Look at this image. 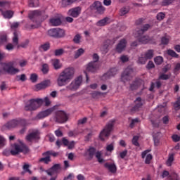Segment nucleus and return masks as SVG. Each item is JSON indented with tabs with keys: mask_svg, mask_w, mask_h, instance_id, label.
Returning a JSON list of instances; mask_svg holds the SVG:
<instances>
[{
	"mask_svg": "<svg viewBox=\"0 0 180 180\" xmlns=\"http://www.w3.org/2000/svg\"><path fill=\"white\" fill-rule=\"evenodd\" d=\"M48 35L50 37H54L55 39H60L65 36V31L60 28H53L48 30Z\"/></svg>",
	"mask_w": 180,
	"mask_h": 180,
	"instance_id": "obj_8",
	"label": "nucleus"
},
{
	"mask_svg": "<svg viewBox=\"0 0 180 180\" xmlns=\"http://www.w3.org/2000/svg\"><path fill=\"white\" fill-rule=\"evenodd\" d=\"M139 43H141V44H147L150 41V37L148 36H138Z\"/></svg>",
	"mask_w": 180,
	"mask_h": 180,
	"instance_id": "obj_25",
	"label": "nucleus"
},
{
	"mask_svg": "<svg viewBox=\"0 0 180 180\" xmlns=\"http://www.w3.org/2000/svg\"><path fill=\"white\" fill-rule=\"evenodd\" d=\"M174 107L176 110L180 109V97L177 99V101L174 103Z\"/></svg>",
	"mask_w": 180,
	"mask_h": 180,
	"instance_id": "obj_58",
	"label": "nucleus"
},
{
	"mask_svg": "<svg viewBox=\"0 0 180 180\" xmlns=\"http://www.w3.org/2000/svg\"><path fill=\"white\" fill-rule=\"evenodd\" d=\"M104 166L105 168H108V171L112 172V174H115V172L117 171V167H116V165L115 163H105Z\"/></svg>",
	"mask_w": 180,
	"mask_h": 180,
	"instance_id": "obj_22",
	"label": "nucleus"
},
{
	"mask_svg": "<svg viewBox=\"0 0 180 180\" xmlns=\"http://www.w3.org/2000/svg\"><path fill=\"white\" fill-rule=\"evenodd\" d=\"M50 23L52 26H60L61 25V20L60 18H51Z\"/></svg>",
	"mask_w": 180,
	"mask_h": 180,
	"instance_id": "obj_29",
	"label": "nucleus"
},
{
	"mask_svg": "<svg viewBox=\"0 0 180 180\" xmlns=\"http://www.w3.org/2000/svg\"><path fill=\"white\" fill-rule=\"evenodd\" d=\"M127 45V41L124 39H121L116 46V51L117 53H122L126 49V46Z\"/></svg>",
	"mask_w": 180,
	"mask_h": 180,
	"instance_id": "obj_17",
	"label": "nucleus"
},
{
	"mask_svg": "<svg viewBox=\"0 0 180 180\" xmlns=\"http://www.w3.org/2000/svg\"><path fill=\"white\" fill-rule=\"evenodd\" d=\"M142 85L143 80L139 79L138 81L134 82L132 84H131L130 89H131V91H134V89H138V88H141Z\"/></svg>",
	"mask_w": 180,
	"mask_h": 180,
	"instance_id": "obj_23",
	"label": "nucleus"
},
{
	"mask_svg": "<svg viewBox=\"0 0 180 180\" xmlns=\"http://www.w3.org/2000/svg\"><path fill=\"white\" fill-rule=\"evenodd\" d=\"M174 153L169 154L168 159L166 162V165L167 167H171V165H172V163L174 162Z\"/></svg>",
	"mask_w": 180,
	"mask_h": 180,
	"instance_id": "obj_28",
	"label": "nucleus"
},
{
	"mask_svg": "<svg viewBox=\"0 0 180 180\" xmlns=\"http://www.w3.org/2000/svg\"><path fill=\"white\" fill-rule=\"evenodd\" d=\"M15 47H16L15 45H13L12 44H8L6 46V49L8 50V51H11L13 50V49H15Z\"/></svg>",
	"mask_w": 180,
	"mask_h": 180,
	"instance_id": "obj_55",
	"label": "nucleus"
},
{
	"mask_svg": "<svg viewBox=\"0 0 180 180\" xmlns=\"http://www.w3.org/2000/svg\"><path fill=\"white\" fill-rule=\"evenodd\" d=\"M15 65V62L3 63L2 68L4 72H7V74H11V75H15V74H18L20 71L19 69L14 68Z\"/></svg>",
	"mask_w": 180,
	"mask_h": 180,
	"instance_id": "obj_6",
	"label": "nucleus"
},
{
	"mask_svg": "<svg viewBox=\"0 0 180 180\" xmlns=\"http://www.w3.org/2000/svg\"><path fill=\"white\" fill-rule=\"evenodd\" d=\"M82 83V76H79L66 86L67 91H77Z\"/></svg>",
	"mask_w": 180,
	"mask_h": 180,
	"instance_id": "obj_9",
	"label": "nucleus"
},
{
	"mask_svg": "<svg viewBox=\"0 0 180 180\" xmlns=\"http://www.w3.org/2000/svg\"><path fill=\"white\" fill-rule=\"evenodd\" d=\"M74 74L75 71L72 68H68L62 71L57 78V84L58 86L68 85L74 79Z\"/></svg>",
	"mask_w": 180,
	"mask_h": 180,
	"instance_id": "obj_1",
	"label": "nucleus"
},
{
	"mask_svg": "<svg viewBox=\"0 0 180 180\" xmlns=\"http://www.w3.org/2000/svg\"><path fill=\"white\" fill-rule=\"evenodd\" d=\"M19 64H20V67L21 68L26 67V65H27V60H22L19 62Z\"/></svg>",
	"mask_w": 180,
	"mask_h": 180,
	"instance_id": "obj_62",
	"label": "nucleus"
},
{
	"mask_svg": "<svg viewBox=\"0 0 180 180\" xmlns=\"http://www.w3.org/2000/svg\"><path fill=\"white\" fill-rule=\"evenodd\" d=\"M117 72V70L116 68L111 69L108 73L105 74L103 77L106 78L108 75H111V77H113L114 75H116V73Z\"/></svg>",
	"mask_w": 180,
	"mask_h": 180,
	"instance_id": "obj_34",
	"label": "nucleus"
},
{
	"mask_svg": "<svg viewBox=\"0 0 180 180\" xmlns=\"http://www.w3.org/2000/svg\"><path fill=\"white\" fill-rule=\"evenodd\" d=\"M129 13V9L127 8H122L120 10V15L121 16H124V15H126V13Z\"/></svg>",
	"mask_w": 180,
	"mask_h": 180,
	"instance_id": "obj_57",
	"label": "nucleus"
},
{
	"mask_svg": "<svg viewBox=\"0 0 180 180\" xmlns=\"http://www.w3.org/2000/svg\"><path fill=\"white\" fill-rule=\"evenodd\" d=\"M108 20H109V18H105L98 22H96L97 26H105V25H108Z\"/></svg>",
	"mask_w": 180,
	"mask_h": 180,
	"instance_id": "obj_33",
	"label": "nucleus"
},
{
	"mask_svg": "<svg viewBox=\"0 0 180 180\" xmlns=\"http://www.w3.org/2000/svg\"><path fill=\"white\" fill-rule=\"evenodd\" d=\"M135 105L133 108V110H139L143 105H144V101L141 99V98L138 97L135 101Z\"/></svg>",
	"mask_w": 180,
	"mask_h": 180,
	"instance_id": "obj_21",
	"label": "nucleus"
},
{
	"mask_svg": "<svg viewBox=\"0 0 180 180\" xmlns=\"http://www.w3.org/2000/svg\"><path fill=\"white\" fill-rule=\"evenodd\" d=\"M74 2H77V0H62V6L65 8L70 5H72V4H74Z\"/></svg>",
	"mask_w": 180,
	"mask_h": 180,
	"instance_id": "obj_31",
	"label": "nucleus"
},
{
	"mask_svg": "<svg viewBox=\"0 0 180 180\" xmlns=\"http://www.w3.org/2000/svg\"><path fill=\"white\" fill-rule=\"evenodd\" d=\"M50 161H51V159L50 158V156H49V155H46V157L45 158L39 159V162H44V164H49Z\"/></svg>",
	"mask_w": 180,
	"mask_h": 180,
	"instance_id": "obj_38",
	"label": "nucleus"
},
{
	"mask_svg": "<svg viewBox=\"0 0 180 180\" xmlns=\"http://www.w3.org/2000/svg\"><path fill=\"white\" fill-rule=\"evenodd\" d=\"M169 180H179V178L178 177V174L175 173V172H173L170 174V179Z\"/></svg>",
	"mask_w": 180,
	"mask_h": 180,
	"instance_id": "obj_49",
	"label": "nucleus"
},
{
	"mask_svg": "<svg viewBox=\"0 0 180 180\" xmlns=\"http://www.w3.org/2000/svg\"><path fill=\"white\" fill-rule=\"evenodd\" d=\"M165 18V13L160 12L158 13L157 15V19L158 20H162Z\"/></svg>",
	"mask_w": 180,
	"mask_h": 180,
	"instance_id": "obj_52",
	"label": "nucleus"
},
{
	"mask_svg": "<svg viewBox=\"0 0 180 180\" xmlns=\"http://www.w3.org/2000/svg\"><path fill=\"white\" fill-rule=\"evenodd\" d=\"M132 143L134 146H136V147H139L140 144L139 143V136H135L132 139Z\"/></svg>",
	"mask_w": 180,
	"mask_h": 180,
	"instance_id": "obj_44",
	"label": "nucleus"
},
{
	"mask_svg": "<svg viewBox=\"0 0 180 180\" xmlns=\"http://www.w3.org/2000/svg\"><path fill=\"white\" fill-rule=\"evenodd\" d=\"M40 139V132L35 129L26 136L27 141H33V140H39Z\"/></svg>",
	"mask_w": 180,
	"mask_h": 180,
	"instance_id": "obj_14",
	"label": "nucleus"
},
{
	"mask_svg": "<svg viewBox=\"0 0 180 180\" xmlns=\"http://www.w3.org/2000/svg\"><path fill=\"white\" fill-rule=\"evenodd\" d=\"M43 100V103H45V106H50L51 104V101H50V98L49 97H45L44 98H41Z\"/></svg>",
	"mask_w": 180,
	"mask_h": 180,
	"instance_id": "obj_47",
	"label": "nucleus"
},
{
	"mask_svg": "<svg viewBox=\"0 0 180 180\" xmlns=\"http://www.w3.org/2000/svg\"><path fill=\"white\" fill-rule=\"evenodd\" d=\"M54 109L56 108L52 107L47 110H45L44 111L40 112L36 117V119L40 120L41 119H44V117H47V116H50L51 113H53L54 112Z\"/></svg>",
	"mask_w": 180,
	"mask_h": 180,
	"instance_id": "obj_13",
	"label": "nucleus"
},
{
	"mask_svg": "<svg viewBox=\"0 0 180 180\" xmlns=\"http://www.w3.org/2000/svg\"><path fill=\"white\" fill-rule=\"evenodd\" d=\"M43 13H44V11L35 10V11H31L30 13L29 18H30V19H34V18H37L38 16L43 15Z\"/></svg>",
	"mask_w": 180,
	"mask_h": 180,
	"instance_id": "obj_24",
	"label": "nucleus"
},
{
	"mask_svg": "<svg viewBox=\"0 0 180 180\" xmlns=\"http://www.w3.org/2000/svg\"><path fill=\"white\" fill-rule=\"evenodd\" d=\"M108 47H109V45L108 44H104L101 47V51L103 53V54H106V53H108Z\"/></svg>",
	"mask_w": 180,
	"mask_h": 180,
	"instance_id": "obj_42",
	"label": "nucleus"
},
{
	"mask_svg": "<svg viewBox=\"0 0 180 180\" xmlns=\"http://www.w3.org/2000/svg\"><path fill=\"white\" fill-rule=\"evenodd\" d=\"M180 70V63H176L175 67H174V74H175L176 75H177L178 74V71Z\"/></svg>",
	"mask_w": 180,
	"mask_h": 180,
	"instance_id": "obj_56",
	"label": "nucleus"
},
{
	"mask_svg": "<svg viewBox=\"0 0 180 180\" xmlns=\"http://www.w3.org/2000/svg\"><path fill=\"white\" fill-rule=\"evenodd\" d=\"M50 64L55 68V70H60V68L63 67V65L60 63V60L56 58L51 59L50 60Z\"/></svg>",
	"mask_w": 180,
	"mask_h": 180,
	"instance_id": "obj_20",
	"label": "nucleus"
},
{
	"mask_svg": "<svg viewBox=\"0 0 180 180\" xmlns=\"http://www.w3.org/2000/svg\"><path fill=\"white\" fill-rule=\"evenodd\" d=\"M18 124H19V121H18L16 120H13L7 123L6 127H7V129H13V128L16 127V126H18Z\"/></svg>",
	"mask_w": 180,
	"mask_h": 180,
	"instance_id": "obj_26",
	"label": "nucleus"
},
{
	"mask_svg": "<svg viewBox=\"0 0 180 180\" xmlns=\"http://www.w3.org/2000/svg\"><path fill=\"white\" fill-rule=\"evenodd\" d=\"M81 14V8L79 7H75L68 11V15L72 16V18H78Z\"/></svg>",
	"mask_w": 180,
	"mask_h": 180,
	"instance_id": "obj_16",
	"label": "nucleus"
},
{
	"mask_svg": "<svg viewBox=\"0 0 180 180\" xmlns=\"http://www.w3.org/2000/svg\"><path fill=\"white\" fill-rule=\"evenodd\" d=\"M87 154L90 158H94V155H95L96 154V158H97V161L100 164H103V162H105V160L102 158V152H96V149L94 147H90L87 150Z\"/></svg>",
	"mask_w": 180,
	"mask_h": 180,
	"instance_id": "obj_7",
	"label": "nucleus"
},
{
	"mask_svg": "<svg viewBox=\"0 0 180 180\" xmlns=\"http://www.w3.org/2000/svg\"><path fill=\"white\" fill-rule=\"evenodd\" d=\"M60 171H61V165L55 164L51 168L46 170V172L48 175H49V176H53L54 174H58Z\"/></svg>",
	"mask_w": 180,
	"mask_h": 180,
	"instance_id": "obj_12",
	"label": "nucleus"
},
{
	"mask_svg": "<svg viewBox=\"0 0 180 180\" xmlns=\"http://www.w3.org/2000/svg\"><path fill=\"white\" fill-rule=\"evenodd\" d=\"M120 60L121 61H122V63H127V61H129V56L126 55H122L120 57Z\"/></svg>",
	"mask_w": 180,
	"mask_h": 180,
	"instance_id": "obj_61",
	"label": "nucleus"
},
{
	"mask_svg": "<svg viewBox=\"0 0 180 180\" xmlns=\"http://www.w3.org/2000/svg\"><path fill=\"white\" fill-rule=\"evenodd\" d=\"M151 160H153V155L151 154L147 155L145 160L146 164H150Z\"/></svg>",
	"mask_w": 180,
	"mask_h": 180,
	"instance_id": "obj_54",
	"label": "nucleus"
},
{
	"mask_svg": "<svg viewBox=\"0 0 180 180\" xmlns=\"http://www.w3.org/2000/svg\"><path fill=\"white\" fill-rule=\"evenodd\" d=\"M93 8L100 15H102V13L105 12V7L102 6V3H101L100 1H95L93 4Z\"/></svg>",
	"mask_w": 180,
	"mask_h": 180,
	"instance_id": "obj_18",
	"label": "nucleus"
},
{
	"mask_svg": "<svg viewBox=\"0 0 180 180\" xmlns=\"http://www.w3.org/2000/svg\"><path fill=\"white\" fill-rule=\"evenodd\" d=\"M171 77V75H166V74H161L159 76V79H164V80H167V79H169V77Z\"/></svg>",
	"mask_w": 180,
	"mask_h": 180,
	"instance_id": "obj_48",
	"label": "nucleus"
},
{
	"mask_svg": "<svg viewBox=\"0 0 180 180\" xmlns=\"http://www.w3.org/2000/svg\"><path fill=\"white\" fill-rule=\"evenodd\" d=\"M126 155H127V150H125L122 152L120 153V158H124V157H126Z\"/></svg>",
	"mask_w": 180,
	"mask_h": 180,
	"instance_id": "obj_64",
	"label": "nucleus"
},
{
	"mask_svg": "<svg viewBox=\"0 0 180 180\" xmlns=\"http://www.w3.org/2000/svg\"><path fill=\"white\" fill-rule=\"evenodd\" d=\"M88 72H96L97 70H99V64L96 62H90L86 68Z\"/></svg>",
	"mask_w": 180,
	"mask_h": 180,
	"instance_id": "obj_15",
	"label": "nucleus"
},
{
	"mask_svg": "<svg viewBox=\"0 0 180 180\" xmlns=\"http://www.w3.org/2000/svg\"><path fill=\"white\" fill-rule=\"evenodd\" d=\"M84 53H85V51L82 48L78 49L75 53V58H78L79 57H81V56H82Z\"/></svg>",
	"mask_w": 180,
	"mask_h": 180,
	"instance_id": "obj_37",
	"label": "nucleus"
},
{
	"mask_svg": "<svg viewBox=\"0 0 180 180\" xmlns=\"http://www.w3.org/2000/svg\"><path fill=\"white\" fill-rule=\"evenodd\" d=\"M13 34H14V37L13 38V45L15 47H17V49H19V47H20V45H19V39L18 38V33L15 32Z\"/></svg>",
	"mask_w": 180,
	"mask_h": 180,
	"instance_id": "obj_27",
	"label": "nucleus"
},
{
	"mask_svg": "<svg viewBox=\"0 0 180 180\" xmlns=\"http://www.w3.org/2000/svg\"><path fill=\"white\" fill-rule=\"evenodd\" d=\"M162 44H168L169 43V37H163L161 39Z\"/></svg>",
	"mask_w": 180,
	"mask_h": 180,
	"instance_id": "obj_53",
	"label": "nucleus"
},
{
	"mask_svg": "<svg viewBox=\"0 0 180 180\" xmlns=\"http://www.w3.org/2000/svg\"><path fill=\"white\" fill-rule=\"evenodd\" d=\"M43 105V100L41 98L31 99L27 101L25 106V110H37L40 106Z\"/></svg>",
	"mask_w": 180,
	"mask_h": 180,
	"instance_id": "obj_3",
	"label": "nucleus"
},
{
	"mask_svg": "<svg viewBox=\"0 0 180 180\" xmlns=\"http://www.w3.org/2000/svg\"><path fill=\"white\" fill-rule=\"evenodd\" d=\"M143 56H145L146 60H151L154 57V51L153 50H148Z\"/></svg>",
	"mask_w": 180,
	"mask_h": 180,
	"instance_id": "obj_32",
	"label": "nucleus"
},
{
	"mask_svg": "<svg viewBox=\"0 0 180 180\" xmlns=\"http://www.w3.org/2000/svg\"><path fill=\"white\" fill-rule=\"evenodd\" d=\"M174 2V0H163L162 1V6H167V5H171Z\"/></svg>",
	"mask_w": 180,
	"mask_h": 180,
	"instance_id": "obj_50",
	"label": "nucleus"
},
{
	"mask_svg": "<svg viewBox=\"0 0 180 180\" xmlns=\"http://www.w3.org/2000/svg\"><path fill=\"white\" fill-rule=\"evenodd\" d=\"M131 74H133V68L129 66L127 68L122 74L121 81H122V82H126V81H129V79H130V75H131Z\"/></svg>",
	"mask_w": 180,
	"mask_h": 180,
	"instance_id": "obj_11",
	"label": "nucleus"
},
{
	"mask_svg": "<svg viewBox=\"0 0 180 180\" xmlns=\"http://www.w3.org/2000/svg\"><path fill=\"white\" fill-rule=\"evenodd\" d=\"M113 130V121H110L101 131L99 135V138L102 141H104L105 139H108L110 136V132Z\"/></svg>",
	"mask_w": 180,
	"mask_h": 180,
	"instance_id": "obj_4",
	"label": "nucleus"
},
{
	"mask_svg": "<svg viewBox=\"0 0 180 180\" xmlns=\"http://www.w3.org/2000/svg\"><path fill=\"white\" fill-rule=\"evenodd\" d=\"M50 49V43L46 42L42 45H41V50H43V51H47Z\"/></svg>",
	"mask_w": 180,
	"mask_h": 180,
	"instance_id": "obj_40",
	"label": "nucleus"
},
{
	"mask_svg": "<svg viewBox=\"0 0 180 180\" xmlns=\"http://www.w3.org/2000/svg\"><path fill=\"white\" fill-rule=\"evenodd\" d=\"M20 153L23 154H27L29 153V148L26 147V145L22 141H19L18 143H14L11 145V150H6L3 152L4 155H18Z\"/></svg>",
	"mask_w": 180,
	"mask_h": 180,
	"instance_id": "obj_2",
	"label": "nucleus"
},
{
	"mask_svg": "<svg viewBox=\"0 0 180 180\" xmlns=\"http://www.w3.org/2000/svg\"><path fill=\"white\" fill-rule=\"evenodd\" d=\"M50 85H51L50 80L44 81L42 83L36 85V90L41 91V89H44L47 88V86H50Z\"/></svg>",
	"mask_w": 180,
	"mask_h": 180,
	"instance_id": "obj_19",
	"label": "nucleus"
},
{
	"mask_svg": "<svg viewBox=\"0 0 180 180\" xmlns=\"http://www.w3.org/2000/svg\"><path fill=\"white\" fill-rule=\"evenodd\" d=\"M42 72L44 74H47L49 72V65L46 63L42 65Z\"/></svg>",
	"mask_w": 180,
	"mask_h": 180,
	"instance_id": "obj_51",
	"label": "nucleus"
},
{
	"mask_svg": "<svg viewBox=\"0 0 180 180\" xmlns=\"http://www.w3.org/2000/svg\"><path fill=\"white\" fill-rule=\"evenodd\" d=\"M54 54L56 57H58V56H62V54H64V49H56L54 51Z\"/></svg>",
	"mask_w": 180,
	"mask_h": 180,
	"instance_id": "obj_45",
	"label": "nucleus"
},
{
	"mask_svg": "<svg viewBox=\"0 0 180 180\" xmlns=\"http://www.w3.org/2000/svg\"><path fill=\"white\" fill-rule=\"evenodd\" d=\"M5 146V138L0 135V148H2Z\"/></svg>",
	"mask_w": 180,
	"mask_h": 180,
	"instance_id": "obj_60",
	"label": "nucleus"
},
{
	"mask_svg": "<svg viewBox=\"0 0 180 180\" xmlns=\"http://www.w3.org/2000/svg\"><path fill=\"white\" fill-rule=\"evenodd\" d=\"M168 56H171V57H174L175 58H178L179 57V55H178L174 50L169 49L167 51Z\"/></svg>",
	"mask_w": 180,
	"mask_h": 180,
	"instance_id": "obj_39",
	"label": "nucleus"
},
{
	"mask_svg": "<svg viewBox=\"0 0 180 180\" xmlns=\"http://www.w3.org/2000/svg\"><path fill=\"white\" fill-rule=\"evenodd\" d=\"M103 95V94H102L101 92L99 91H94L91 94V96L92 98H94V99H98L99 98V96Z\"/></svg>",
	"mask_w": 180,
	"mask_h": 180,
	"instance_id": "obj_43",
	"label": "nucleus"
},
{
	"mask_svg": "<svg viewBox=\"0 0 180 180\" xmlns=\"http://www.w3.org/2000/svg\"><path fill=\"white\" fill-rule=\"evenodd\" d=\"M43 155H53V157H57L58 153L53 151H47L43 153Z\"/></svg>",
	"mask_w": 180,
	"mask_h": 180,
	"instance_id": "obj_46",
	"label": "nucleus"
},
{
	"mask_svg": "<svg viewBox=\"0 0 180 180\" xmlns=\"http://www.w3.org/2000/svg\"><path fill=\"white\" fill-rule=\"evenodd\" d=\"M148 59L145 57L144 54H142L138 59V64H146Z\"/></svg>",
	"mask_w": 180,
	"mask_h": 180,
	"instance_id": "obj_36",
	"label": "nucleus"
},
{
	"mask_svg": "<svg viewBox=\"0 0 180 180\" xmlns=\"http://www.w3.org/2000/svg\"><path fill=\"white\" fill-rule=\"evenodd\" d=\"M28 6L30 8H37L39 6V0H30L28 1Z\"/></svg>",
	"mask_w": 180,
	"mask_h": 180,
	"instance_id": "obj_30",
	"label": "nucleus"
},
{
	"mask_svg": "<svg viewBox=\"0 0 180 180\" xmlns=\"http://www.w3.org/2000/svg\"><path fill=\"white\" fill-rule=\"evenodd\" d=\"M113 150H115V147L113 146V143L109 144L106 147V150L109 151L110 153H111V151H113Z\"/></svg>",
	"mask_w": 180,
	"mask_h": 180,
	"instance_id": "obj_59",
	"label": "nucleus"
},
{
	"mask_svg": "<svg viewBox=\"0 0 180 180\" xmlns=\"http://www.w3.org/2000/svg\"><path fill=\"white\" fill-rule=\"evenodd\" d=\"M154 61L155 64H158V65H160V64H162V62L164 61V58L161 56H158L155 58Z\"/></svg>",
	"mask_w": 180,
	"mask_h": 180,
	"instance_id": "obj_41",
	"label": "nucleus"
},
{
	"mask_svg": "<svg viewBox=\"0 0 180 180\" xmlns=\"http://www.w3.org/2000/svg\"><path fill=\"white\" fill-rule=\"evenodd\" d=\"M30 80L32 82H36V81H37V75L32 74L30 76Z\"/></svg>",
	"mask_w": 180,
	"mask_h": 180,
	"instance_id": "obj_63",
	"label": "nucleus"
},
{
	"mask_svg": "<svg viewBox=\"0 0 180 180\" xmlns=\"http://www.w3.org/2000/svg\"><path fill=\"white\" fill-rule=\"evenodd\" d=\"M148 29H150V25L146 24L141 27V30H137V33L138 34H141L143 32H147Z\"/></svg>",
	"mask_w": 180,
	"mask_h": 180,
	"instance_id": "obj_35",
	"label": "nucleus"
},
{
	"mask_svg": "<svg viewBox=\"0 0 180 180\" xmlns=\"http://www.w3.org/2000/svg\"><path fill=\"white\" fill-rule=\"evenodd\" d=\"M0 12H1V15L4 16L5 19H11L13 16V11H4V9H8L9 8V2L8 1H1L0 2Z\"/></svg>",
	"mask_w": 180,
	"mask_h": 180,
	"instance_id": "obj_5",
	"label": "nucleus"
},
{
	"mask_svg": "<svg viewBox=\"0 0 180 180\" xmlns=\"http://www.w3.org/2000/svg\"><path fill=\"white\" fill-rule=\"evenodd\" d=\"M68 120V115L64 111H58L56 116V122L57 123H65Z\"/></svg>",
	"mask_w": 180,
	"mask_h": 180,
	"instance_id": "obj_10",
	"label": "nucleus"
}]
</instances>
